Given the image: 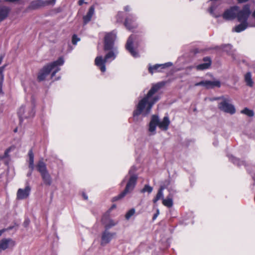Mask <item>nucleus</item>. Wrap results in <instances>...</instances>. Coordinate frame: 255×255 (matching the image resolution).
<instances>
[{
  "mask_svg": "<svg viewBox=\"0 0 255 255\" xmlns=\"http://www.w3.org/2000/svg\"><path fill=\"white\" fill-rule=\"evenodd\" d=\"M163 82L153 85L147 95L141 99L133 111V116L134 120L137 121V117L140 114L146 116L150 112L153 105L159 100V97L154 95L158 90L164 86Z\"/></svg>",
  "mask_w": 255,
  "mask_h": 255,
  "instance_id": "nucleus-1",
  "label": "nucleus"
},
{
  "mask_svg": "<svg viewBox=\"0 0 255 255\" xmlns=\"http://www.w3.org/2000/svg\"><path fill=\"white\" fill-rule=\"evenodd\" d=\"M251 14V10L249 5H245L242 10H239L237 13L238 20L241 22L240 24L236 26L234 30L236 32H240L245 30L248 26H255V24L249 25L247 22L248 17Z\"/></svg>",
  "mask_w": 255,
  "mask_h": 255,
  "instance_id": "nucleus-2",
  "label": "nucleus"
},
{
  "mask_svg": "<svg viewBox=\"0 0 255 255\" xmlns=\"http://www.w3.org/2000/svg\"><path fill=\"white\" fill-rule=\"evenodd\" d=\"M64 60L62 58H59L57 60L47 65L44 66L43 69L39 72L38 79L39 81H43L49 73L53 71L51 76L53 77L55 74L60 70L59 66L64 63Z\"/></svg>",
  "mask_w": 255,
  "mask_h": 255,
  "instance_id": "nucleus-3",
  "label": "nucleus"
},
{
  "mask_svg": "<svg viewBox=\"0 0 255 255\" xmlns=\"http://www.w3.org/2000/svg\"><path fill=\"white\" fill-rule=\"evenodd\" d=\"M36 167L37 171L40 173L44 184L47 185H51L52 182L51 177L47 169L46 165L43 159L38 161Z\"/></svg>",
  "mask_w": 255,
  "mask_h": 255,
  "instance_id": "nucleus-4",
  "label": "nucleus"
},
{
  "mask_svg": "<svg viewBox=\"0 0 255 255\" xmlns=\"http://www.w3.org/2000/svg\"><path fill=\"white\" fill-rule=\"evenodd\" d=\"M137 175H131V176L127 177L128 181L126 188L123 192H122L118 196L114 197V200L116 201L124 197L127 194L131 192L134 189L137 180Z\"/></svg>",
  "mask_w": 255,
  "mask_h": 255,
  "instance_id": "nucleus-5",
  "label": "nucleus"
},
{
  "mask_svg": "<svg viewBox=\"0 0 255 255\" xmlns=\"http://www.w3.org/2000/svg\"><path fill=\"white\" fill-rule=\"evenodd\" d=\"M229 102V100L224 99L223 101L219 103L218 108L224 112L233 114L235 113L236 110L234 106L231 104Z\"/></svg>",
  "mask_w": 255,
  "mask_h": 255,
  "instance_id": "nucleus-6",
  "label": "nucleus"
},
{
  "mask_svg": "<svg viewBox=\"0 0 255 255\" xmlns=\"http://www.w3.org/2000/svg\"><path fill=\"white\" fill-rule=\"evenodd\" d=\"M112 57V52L109 51L105 56L104 59L102 56H97L95 60V64L98 66L102 72L106 71L105 63L108 59Z\"/></svg>",
  "mask_w": 255,
  "mask_h": 255,
  "instance_id": "nucleus-7",
  "label": "nucleus"
},
{
  "mask_svg": "<svg viewBox=\"0 0 255 255\" xmlns=\"http://www.w3.org/2000/svg\"><path fill=\"white\" fill-rule=\"evenodd\" d=\"M56 0H32L29 6V8L32 9H36L45 6L50 4H54Z\"/></svg>",
  "mask_w": 255,
  "mask_h": 255,
  "instance_id": "nucleus-8",
  "label": "nucleus"
},
{
  "mask_svg": "<svg viewBox=\"0 0 255 255\" xmlns=\"http://www.w3.org/2000/svg\"><path fill=\"white\" fill-rule=\"evenodd\" d=\"M195 86H203L207 89L213 88L214 87H220L221 83L219 80L214 81H202L195 84Z\"/></svg>",
  "mask_w": 255,
  "mask_h": 255,
  "instance_id": "nucleus-9",
  "label": "nucleus"
},
{
  "mask_svg": "<svg viewBox=\"0 0 255 255\" xmlns=\"http://www.w3.org/2000/svg\"><path fill=\"white\" fill-rule=\"evenodd\" d=\"M15 245V242L10 238H4L0 240V249L1 251L12 248Z\"/></svg>",
  "mask_w": 255,
  "mask_h": 255,
  "instance_id": "nucleus-10",
  "label": "nucleus"
},
{
  "mask_svg": "<svg viewBox=\"0 0 255 255\" xmlns=\"http://www.w3.org/2000/svg\"><path fill=\"white\" fill-rule=\"evenodd\" d=\"M238 9V6H234L227 10L223 14V18L227 20L234 19L237 16Z\"/></svg>",
  "mask_w": 255,
  "mask_h": 255,
  "instance_id": "nucleus-11",
  "label": "nucleus"
},
{
  "mask_svg": "<svg viewBox=\"0 0 255 255\" xmlns=\"http://www.w3.org/2000/svg\"><path fill=\"white\" fill-rule=\"evenodd\" d=\"M34 112L33 111H29V109L25 108V106H22L20 107L18 111V115L21 120L23 118H29L34 116Z\"/></svg>",
  "mask_w": 255,
  "mask_h": 255,
  "instance_id": "nucleus-12",
  "label": "nucleus"
},
{
  "mask_svg": "<svg viewBox=\"0 0 255 255\" xmlns=\"http://www.w3.org/2000/svg\"><path fill=\"white\" fill-rule=\"evenodd\" d=\"M134 39V36L132 35H130L127 40L126 47L127 49L130 53V54L133 57H136L138 56V53L133 49L132 47V44Z\"/></svg>",
  "mask_w": 255,
  "mask_h": 255,
  "instance_id": "nucleus-13",
  "label": "nucleus"
},
{
  "mask_svg": "<svg viewBox=\"0 0 255 255\" xmlns=\"http://www.w3.org/2000/svg\"><path fill=\"white\" fill-rule=\"evenodd\" d=\"M30 187L27 185L24 189H19L17 192V198L22 200L27 198L30 191Z\"/></svg>",
  "mask_w": 255,
  "mask_h": 255,
  "instance_id": "nucleus-14",
  "label": "nucleus"
},
{
  "mask_svg": "<svg viewBox=\"0 0 255 255\" xmlns=\"http://www.w3.org/2000/svg\"><path fill=\"white\" fill-rule=\"evenodd\" d=\"M172 64L170 62L163 64H155L153 66H149L148 68L149 72L152 74L156 72H160V69H164L168 66H170Z\"/></svg>",
  "mask_w": 255,
  "mask_h": 255,
  "instance_id": "nucleus-15",
  "label": "nucleus"
},
{
  "mask_svg": "<svg viewBox=\"0 0 255 255\" xmlns=\"http://www.w3.org/2000/svg\"><path fill=\"white\" fill-rule=\"evenodd\" d=\"M111 228L106 227L102 237L101 245L104 246L110 242L111 238V233L110 231Z\"/></svg>",
  "mask_w": 255,
  "mask_h": 255,
  "instance_id": "nucleus-16",
  "label": "nucleus"
},
{
  "mask_svg": "<svg viewBox=\"0 0 255 255\" xmlns=\"http://www.w3.org/2000/svg\"><path fill=\"white\" fill-rule=\"evenodd\" d=\"M10 11V8L8 6L5 5L0 6V22L7 17Z\"/></svg>",
  "mask_w": 255,
  "mask_h": 255,
  "instance_id": "nucleus-17",
  "label": "nucleus"
},
{
  "mask_svg": "<svg viewBox=\"0 0 255 255\" xmlns=\"http://www.w3.org/2000/svg\"><path fill=\"white\" fill-rule=\"evenodd\" d=\"M158 117L156 115H153L149 125V131L153 134L155 133L156 127L158 126Z\"/></svg>",
  "mask_w": 255,
  "mask_h": 255,
  "instance_id": "nucleus-18",
  "label": "nucleus"
},
{
  "mask_svg": "<svg viewBox=\"0 0 255 255\" xmlns=\"http://www.w3.org/2000/svg\"><path fill=\"white\" fill-rule=\"evenodd\" d=\"M204 63L197 65L196 68L198 70H203L208 69L211 65V60L210 57H206L204 58Z\"/></svg>",
  "mask_w": 255,
  "mask_h": 255,
  "instance_id": "nucleus-19",
  "label": "nucleus"
},
{
  "mask_svg": "<svg viewBox=\"0 0 255 255\" xmlns=\"http://www.w3.org/2000/svg\"><path fill=\"white\" fill-rule=\"evenodd\" d=\"M111 212L109 210L103 216L102 222L103 224L105 225V227L111 228Z\"/></svg>",
  "mask_w": 255,
  "mask_h": 255,
  "instance_id": "nucleus-20",
  "label": "nucleus"
},
{
  "mask_svg": "<svg viewBox=\"0 0 255 255\" xmlns=\"http://www.w3.org/2000/svg\"><path fill=\"white\" fill-rule=\"evenodd\" d=\"M169 124L170 121L168 117L167 116L164 117L161 122H160L159 120L158 119V126L160 129L162 130H167L168 129Z\"/></svg>",
  "mask_w": 255,
  "mask_h": 255,
  "instance_id": "nucleus-21",
  "label": "nucleus"
},
{
  "mask_svg": "<svg viewBox=\"0 0 255 255\" xmlns=\"http://www.w3.org/2000/svg\"><path fill=\"white\" fill-rule=\"evenodd\" d=\"M134 20V18L131 15L126 19L125 25L128 29L131 30L136 27V25L133 23Z\"/></svg>",
  "mask_w": 255,
  "mask_h": 255,
  "instance_id": "nucleus-22",
  "label": "nucleus"
},
{
  "mask_svg": "<svg viewBox=\"0 0 255 255\" xmlns=\"http://www.w3.org/2000/svg\"><path fill=\"white\" fill-rule=\"evenodd\" d=\"M169 184V182L168 181H167V184L166 185H161L160 187L159 190L158 191V193L155 197V198L153 200V202L154 203H155L158 200L160 199L163 198V190L166 188V186L168 185Z\"/></svg>",
  "mask_w": 255,
  "mask_h": 255,
  "instance_id": "nucleus-23",
  "label": "nucleus"
},
{
  "mask_svg": "<svg viewBox=\"0 0 255 255\" xmlns=\"http://www.w3.org/2000/svg\"><path fill=\"white\" fill-rule=\"evenodd\" d=\"M112 48V34L109 33L105 37V50H110Z\"/></svg>",
  "mask_w": 255,
  "mask_h": 255,
  "instance_id": "nucleus-24",
  "label": "nucleus"
},
{
  "mask_svg": "<svg viewBox=\"0 0 255 255\" xmlns=\"http://www.w3.org/2000/svg\"><path fill=\"white\" fill-rule=\"evenodd\" d=\"M94 10L95 9L93 6L90 7L87 14L83 16L84 24H87L91 20L92 17L94 13Z\"/></svg>",
  "mask_w": 255,
  "mask_h": 255,
  "instance_id": "nucleus-25",
  "label": "nucleus"
},
{
  "mask_svg": "<svg viewBox=\"0 0 255 255\" xmlns=\"http://www.w3.org/2000/svg\"><path fill=\"white\" fill-rule=\"evenodd\" d=\"M28 156H29L28 167L31 170V171H33L34 169V154L33 153L32 150H30L28 151Z\"/></svg>",
  "mask_w": 255,
  "mask_h": 255,
  "instance_id": "nucleus-26",
  "label": "nucleus"
},
{
  "mask_svg": "<svg viewBox=\"0 0 255 255\" xmlns=\"http://www.w3.org/2000/svg\"><path fill=\"white\" fill-rule=\"evenodd\" d=\"M222 49L228 54L231 55L233 59H235L234 51L232 50V47L231 45H225L222 46Z\"/></svg>",
  "mask_w": 255,
  "mask_h": 255,
  "instance_id": "nucleus-27",
  "label": "nucleus"
},
{
  "mask_svg": "<svg viewBox=\"0 0 255 255\" xmlns=\"http://www.w3.org/2000/svg\"><path fill=\"white\" fill-rule=\"evenodd\" d=\"M6 65H4L0 67V94L3 93L2 92V86L4 80V75L3 74V71H4Z\"/></svg>",
  "mask_w": 255,
  "mask_h": 255,
  "instance_id": "nucleus-28",
  "label": "nucleus"
},
{
  "mask_svg": "<svg viewBox=\"0 0 255 255\" xmlns=\"http://www.w3.org/2000/svg\"><path fill=\"white\" fill-rule=\"evenodd\" d=\"M163 204L167 207H171L173 205V200L172 199V196L169 195L166 199H163L162 200Z\"/></svg>",
  "mask_w": 255,
  "mask_h": 255,
  "instance_id": "nucleus-29",
  "label": "nucleus"
},
{
  "mask_svg": "<svg viewBox=\"0 0 255 255\" xmlns=\"http://www.w3.org/2000/svg\"><path fill=\"white\" fill-rule=\"evenodd\" d=\"M245 80L246 83V84L248 86H249L250 87H252L253 86L254 82L252 79V75H251V73L250 72L247 73L245 75Z\"/></svg>",
  "mask_w": 255,
  "mask_h": 255,
  "instance_id": "nucleus-30",
  "label": "nucleus"
},
{
  "mask_svg": "<svg viewBox=\"0 0 255 255\" xmlns=\"http://www.w3.org/2000/svg\"><path fill=\"white\" fill-rule=\"evenodd\" d=\"M153 188L152 187L150 186L149 185L146 184L144 185L143 189L141 190V193H145L146 192H148V193H150L152 191Z\"/></svg>",
  "mask_w": 255,
  "mask_h": 255,
  "instance_id": "nucleus-31",
  "label": "nucleus"
},
{
  "mask_svg": "<svg viewBox=\"0 0 255 255\" xmlns=\"http://www.w3.org/2000/svg\"><path fill=\"white\" fill-rule=\"evenodd\" d=\"M241 113L249 117H253L254 116L253 111L249 110L248 108L244 109L242 111Z\"/></svg>",
  "mask_w": 255,
  "mask_h": 255,
  "instance_id": "nucleus-32",
  "label": "nucleus"
},
{
  "mask_svg": "<svg viewBox=\"0 0 255 255\" xmlns=\"http://www.w3.org/2000/svg\"><path fill=\"white\" fill-rule=\"evenodd\" d=\"M136 171V168L133 166H132L128 171V174L127 175V177L131 176V175H137L135 174Z\"/></svg>",
  "mask_w": 255,
  "mask_h": 255,
  "instance_id": "nucleus-33",
  "label": "nucleus"
},
{
  "mask_svg": "<svg viewBox=\"0 0 255 255\" xmlns=\"http://www.w3.org/2000/svg\"><path fill=\"white\" fill-rule=\"evenodd\" d=\"M135 213V209H131L129 210L126 214L125 217L126 219L128 220L129 218L133 216Z\"/></svg>",
  "mask_w": 255,
  "mask_h": 255,
  "instance_id": "nucleus-34",
  "label": "nucleus"
},
{
  "mask_svg": "<svg viewBox=\"0 0 255 255\" xmlns=\"http://www.w3.org/2000/svg\"><path fill=\"white\" fill-rule=\"evenodd\" d=\"M10 150H11V148H9L8 149H7L5 151L4 155H1V157H2V159H4V158H7V157H8L9 156L8 153H9Z\"/></svg>",
  "mask_w": 255,
  "mask_h": 255,
  "instance_id": "nucleus-35",
  "label": "nucleus"
},
{
  "mask_svg": "<svg viewBox=\"0 0 255 255\" xmlns=\"http://www.w3.org/2000/svg\"><path fill=\"white\" fill-rule=\"evenodd\" d=\"M79 41H80V39L76 35H74L72 37V43L76 45Z\"/></svg>",
  "mask_w": 255,
  "mask_h": 255,
  "instance_id": "nucleus-36",
  "label": "nucleus"
},
{
  "mask_svg": "<svg viewBox=\"0 0 255 255\" xmlns=\"http://www.w3.org/2000/svg\"><path fill=\"white\" fill-rule=\"evenodd\" d=\"M21 0H3L4 2L9 3H19Z\"/></svg>",
  "mask_w": 255,
  "mask_h": 255,
  "instance_id": "nucleus-37",
  "label": "nucleus"
},
{
  "mask_svg": "<svg viewBox=\"0 0 255 255\" xmlns=\"http://www.w3.org/2000/svg\"><path fill=\"white\" fill-rule=\"evenodd\" d=\"M159 214V210H157V213L154 215L153 217V219L154 220L156 218V217H157V216Z\"/></svg>",
  "mask_w": 255,
  "mask_h": 255,
  "instance_id": "nucleus-38",
  "label": "nucleus"
},
{
  "mask_svg": "<svg viewBox=\"0 0 255 255\" xmlns=\"http://www.w3.org/2000/svg\"><path fill=\"white\" fill-rule=\"evenodd\" d=\"M4 54H2L0 56V64L1 63L2 60H3V59L4 58Z\"/></svg>",
  "mask_w": 255,
  "mask_h": 255,
  "instance_id": "nucleus-39",
  "label": "nucleus"
},
{
  "mask_svg": "<svg viewBox=\"0 0 255 255\" xmlns=\"http://www.w3.org/2000/svg\"><path fill=\"white\" fill-rule=\"evenodd\" d=\"M85 2H84V0H79V1H78V3L80 5H81L83 4V3H84Z\"/></svg>",
  "mask_w": 255,
  "mask_h": 255,
  "instance_id": "nucleus-40",
  "label": "nucleus"
},
{
  "mask_svg": "<svg viewBox=\"0 0 255 255\" xmlns=\"http://www.w3.org/2000/svg\"><path fill=\"white\" fill-rule=\"evenodd\" d=\"M33 171H31V169H30V171L27 173V176H31V174H32V172Z\"/></svg>",
  "mask_w": 255,
  "mask_h": 255,
  "instance_id": "nucleus-41",
  "label": "nucleus"
},
{
  "mask_svg": "<svg viewBox=\"0 0 255 255\" xmlns=\"http://www.w3.org/2000/svg\"><path fill=\"white\" fill-rule=\"evenodd\" d=\"M213 10H214V8L213 6H211L210 8V12L211 13H213Z\"/></svg>",
  "mask_w": 255,
  "mask_h": 255,
  "instance_id": "nucleus-42",
  "label": "nucleus"
},
{
  "mask_svg": "<svg viewBox=\"0 0 255 255\" xmlns=\"http://www.w3.org/2000/svg\"><path fill=\"white\" fill-rule=\"evenodd\" d=\"M239 2H244L247 1L248 0H238Z\"/></svg>",
  "mask_w": 255,
  "mask_h": 255,
  "instance_id": "nucleus-43",
  "label": "nucleus"
},
{
  "mask_svg": "<svg viewBox=\"0 0 255 255\" xmlns=\"http://www.w3.org/2000/svg\"><path fill=\"white\" fill-rule=\"evenodd\" d=\"M4 232V230H0V236L2 235V234Z\"/></svg>",
  "mask_w": 255,
  "mask_h": 255,
  "instance_id": "nucleus-44",
  "label": "nucleus"
},
{
  "mask_svg": "<svg viewBox=\"0 0 255 255\" xmlns=\"http://www.w3.org/2000/svg\"><path fill=\"white\" fill-rule=\"evenodd\" d=\"M125 10L128 11L129 10V7L128 6L125 7Z\"/></svg>",
  "mask_w": 255,
  "mask_h": 255,
  "instance_id": "nucleus-45",
  "label": "nucleus"
},
{
  "mask_svg": "<svg viewBox=\"0 0 255 255\" xmlns=\"http://www.w3.org/2000/svg\"><path fill=\"white\" fill-rule=\"evenodd\" d=\"M83 196H84V198L85 199H88V197L87 196H86L85 194H83Z\"/></svg>",
  "mask_w": 255,
  "mask_h": 255,
  "instance_id": "nucleus-46",
  "label": "nucleus"
},
{
  "mask_svg": "<svg viewBox=\"0 0 255 255\" xmlns=\"http://www.w3.org/2000/svg\"><path fill=\"white\" fill-rule=\"evenodd\" d=\"M253 16L255 17V10L254 11L253 13Z\"/></svg>",
  "mask_w": 255,
  "mask_h": 255,
  "instance_id": "nucleus-47",
  "label": "nucleus"
},
{
  "mask_svg": "<svg viewBox=\"0 0 255 255\" xmlns=\"http://www.w3.org/2000/svg\"><path fill=\"white\" fill-rule=\"evenodd\" d=\"M3 157H1V155H0V161L2 159Z\"/></svg>",
  "mask_w": 255,
  "mask_h": 255,
  "instance_id": "nucleus-48",
  "label": "nucleus"
},
{
  "mask_svg": "<svg viewBox=\"0 0 255 255\" xmlns=\"http://www.w3.org/2000/svg\"><path fill=\"white\" fill-rule=\"evenodd\" d=\"M115 207H115V206L114 205H113V209L114 208H115Z\"/></svg>",
  "mask_w": 255,
  "mask_h": 255,
  "instance_id": "nucleus-49",
  "label": "nucleus"
},
{
  "mask_svg": "<svg viewBox=\"0 0 255 255\" xmlns=\"http://www.w3.org/2000/svg\"><path fill=\"white\" fill-rule=\"evenodd\" d=\"M14 132H16V131H17V128H15V129L14 130Z\"/></svg>",
  "mask_w": 255,
  "mask_h": 255,
  "instance_id": "nucleus-50",
  "label": "nucleus"
},
{
  "mask_svg": "<svg viewBox=\"0 0 255 255\" xmlns=\"http://www.w3.org/2000/svg\"><path fill=\"white\" fill-rule=\"evenodd\" d=\"M112 56H113V58H114V54L113 53Z\"/></svg>",
  "mask_w": 255,
  "mask_h": 255,
  "instance_id": "nucleus-51",
  "label": "nucleus"
}]
</instances>
